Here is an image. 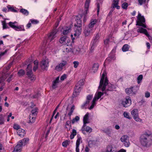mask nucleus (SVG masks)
<instances>
[{
  "label": "nucleus",
  "mask_w": 152,
  "mask_h": 152,
  "mask_svg": "<svg viewBox=\"0 0 152 152\" xmlns=\"http://www.w3.org/2000/svg\"><path fill=\"white\" fill-rule=\"evenodd\" d=\"M7 7L8 9V12L10 11L14 12H18L17 10L15 9L14 7H11L10 5H8L7 6Z\"/></svg>",
  "instance_id": "obj_35"
},
{
  "label": "nucleus",
  "mask_w": 152,
  "mask_h": 152,
  "mask_svg": "<svg viewBox=\"0 0 152 152\" xmlns=\"http://www.w3.org/2000/svg\"><path fill=\"white\" fill-rule=\"evenodd\" d=\"M76 130L74 129H72L71 134L70 136V138L71 139H72L74 138L76 134Z\"/></svg>",
  "instance_id": "obj_45"
},
{
  "label": "nucleus",
  "mask_w": 152,
  "mask_h": 152,
  "mask_svg": "<svg viewBox=\"0 0 152 152\" xmlns=\"http://www.w3.org/2000/svg\"><path fill=\"white\" fill-rule=\"evenodd\" d=\"M137 31L138 33H143L145 34V35L148 33L147 30L146 29H144L142 27H140L138 28L137 30Z\"/></svg>",
  "instance_id": "obj_30"
},
{
  "label": "nucleus",
  "mask_w": 152,
  "mask_h": 152,
  "mask_svg": "<svg viewBox=\"0 0 152 152\" xmlns=\"http://www.w3.org/2000/svg\"><path fill=\"white\" fill-rule=\"evenodd\" d=\"M28 138H24L21 140L20 141L18 142L22 146H25L26 144L28 142Z\"/></svg>",
  "instance_id": "obj_32"
},
{
  "label": "nucleus",
  "mask_w": 152,
  "mask_h": 152,
  "mask_svg": "<svg viewBox=\"0 0 152 152\" xmlns=\"http://www.w3.org/2000/svg\"><path fill=\"white\" fill-rule=\"evenodd\" d=\"M108 91H106V90H105L104 91H102L103 92L99 91L96 93L92 101V104L89 108V109L90 110L92 109L96 104L95 102L96 100L100 98L104 94V93L106 94H107V92Z\"/></svg>",
  "instance_id": "obj_4"
},
{
  "label": "nucleus",
  "mask_w": 152,
  "mask_h": 152,
  "mask_svg": "<svg viewBox=\"0 0 152 152\" xmlns=\"http://www.w3.org/2000/svg\"><path fill=\"white\" fill-rule=\"evenodd\" d=\"M145 35L148 38L149 40H150V41H151V40L152 41V37H151L149 35V34L148 33H147V34H146Z\"/></svg>",
  "instance_id": "obj_64"
},
{
  "label": "nucleus",
  "mask_w": 152,
  "mask_h": 152,
  "mask_svg": "<svg viewBox=\"0 0 152 152\" xmlns=\"http://www.w3.org/2000/svg\"><path fill=\"white\" fill-rule=\"evenodd\" d=\"M75 107L74 105H73L72 106L71 108L70 111L69 112L68 115L69 117V119H71V116L72 115V113H73L74 110L75 109Z\"/></svg>",
  "instance_id": "obj_42"
},
{
  "label": "nucleus",
  "mask_w": 152,
  "mask_h": 152,
  "mask_svg": "<svg viewBox=\"0 0 152 152\" xmlns=\"http://www.w3.org/2000/svg\"><path fill=\"white\" fill-rule=\"evenodd\" d=\"M131 113L133 116L134 119L136 121H139L140 118L138 117V111L137 109H134L131 112Z\"/></svg>",
  "instance_id": "obj_16"
},
{
  "label": "nucleus",
  "mask_w": 152,
  "mask_h": 152,
  "mask_svg": "<svg viewBox=\"0 0 152 152\" xmlns=\"http://www.w3.org/2000/svg\"><path fill=\"white\" fill-rule=\"evenodd\" d=\"M75 26V33L74 34V35L76 38H77L81 33L82 28L80 26Z\"/></svg>",
  "instance_id": "obj_15"
},
{
  "label": "nucleus",
  "mask_w": 152,
  "mask_h": 152,
  "mask_svg": "<svg viewBox=\"0 0 152 152\" xmlns=\"http://www.w3.org/2000/svg\"><path fill=\"white\" fill-rule=\"evenodd\" d=\"M95 30L93 28H91L88 26L86 27L84 31V33L86 36H88L91 33L93 32Z\"/></svg>",
  "instance_id": "obj_18"
},
{
  "label": "nucleus",
  "mask_w": 152,
  "mask_h": 152,
  "mask_svg": "<svg viewBox=\"0 0 152 152\" xmlns=\"http://www.w3.org/2000/svg\"><path fill=\"white\" fill-rule=\"evenodd\" d=\"M15 30L18 31H24L25 30L23 25H17Z\"/></svg>",
  "instance_id": "obj_34"
},
{
  "label": "nucleus",
  "mask_w": 152,
  "mask_h": 152,
  "mask_svg": "<svg viewBox=\"0 0 152 152\" xmlns=\"http://www.w3.org/2000/svg\"><path fill=\"white\" fill-rule=\"evenodd\" d=\"M114 151V148L111 145H109L107 146L106 149L107 152H113Z\"/></svg>",
  "instance_id": "obj_29"
},
{
  "label": "nucleus",
  "mask_w": 152,
  "mask_h": 152,
  "mask_svg": "<svg viewBox=\"0 0 152 152\" xmlns=\"http://www.w3.org/2000/svg\"><path fill=\"white\" fill-rule=\"evenodd\" d=\"M121 140L124 145L126 147H129L130 145L129 137L127 135L122 136L121 138Z\"/></svg>",
  "instance_id": "obj_7"
},
{
  "label": "nucleus",
  "mask_w": 152,
  "mask_h": 152,
  "mask_svg": "<svg viewBox=\"0 0 152 152\" xmlns=\"http://www.w3.org/2000/svg\"><path fill=\"white\" fill-rule=\"evenodd\" d=\"M27 72V75L28 79L30 80L31 81H34L35 80V76L33 74L32 70V66L29 64L28 65L26 69Z\"/></svg>",
  "instance_id": "obj_5"
},
{
  "label": "nucleus",
  "mask_w": 152,
  "mask_h": 152,
  "mask_svg": "<svg viewBox=\"0 0 152 152\" xmlns=\"http://www.w3.org/2000/svg\"><path fill=\"white\" fill-rule=\"evenodd\" d=\"M22 146L18 142L17 145L16 146L12 152H20Z\"/></svg>",
  "instance_id": "obj_23"
},
{
  "label": "nucleus",
  "mask_w": 152,
  "mask_h": 152,
  "mask_svg": "<svg viewBox=\"0 0 152 152\" xmlns=\"http://www.w3.org/2000/svg\"><path fill=\"white\" fill-rule=\"evenodd\" d=\"M20 12L23 14L26 15H28L29 14L28 11L25 9L22 8L20 10Z\"/></svg>",
  "instance_id": "obj_40"
},
{
  "label": "nucleus",
  "mask_w": 152,
  "mask_h": 152,
  "mask_svg": "<svg viewBox=\"0 0 152 152\" xmlns=\"http://www.w3.org/2000/svg\"><path fill=\"white\" fill-rule=\"evenodd\" d=\"M57 32V30L54 29L48 35L47 41L49 42L52 41L54 38L56 37Z\"/></svg>",
  "instance_id": "obj_8"
},
{
  "label": "nucleus",
  "mask_w": 152,
  "mask_h": 152,
  "mask_svg": "<svg viewBox=\"0 0 152 152\" xmlns=\"http://www.w3.org/2000/svg\"><path fill=\"white\" fill-rule=\"evenodd\" d=\"M39 23L38 20H31L26 25L27 28H28L31 26V24H36Z\"/></svg>",
  "instance_id": "obj_21"
},
{
  "label": "nucleus",
  "mask_w": 152,
  "mask_h": 152,
  "mask_svg": "<svg viewBox=\"0 0 152 152\" xmlns=\"http://www.w3.org/2000/svg\"><path fill=\"white\" fill-rule=\"evenodd\" d=\"M2 23L3 25V29L9 28V27L8 26V23H6L5 21H2Z\"/></svg>",
  "instance_id": "obj_47"
},
{
  "label": "nucleus",
  "mask_w": 152,
  "mask_h": 152,
  "mask_svg": "<svg viewBox=\"0 0 152 152\" xmlns=\"http://www.w3.org/2000/svg\"><path fill=\"white\" fill-rule=\"evenodd\" d=\"M96 20H91V22L88 25V26L91 28H93L94 25L96 23Z\"/></svg>",
  "instance_id": "obj_37"
},
{
  "label": "nucleus",
  "mask_w": 152,
  "mask_h": 152,
  "mask_svg": "<svg viewBox=\"0 0 152 152\" xmlns=\"http://www.w3.org/2000/svg\"><path fill=\"white\" fill-rule=\"evenodd\" d=\"M41 69L43 70L47 69L49 66V61L48 59L42 60L40 64Z\"/></svg>",
  "instance_id": "obj_9"
},
{
  "label": "nucleus",
  "mask_w": 152,
  "mask_h": 152,
  "mask_svg": "<svg viewBox=\"0 0 152 152\" xmlns=\"http://www.w3.org/2000/svg\"><path fill=\"white\" fill-rule=\"evenodd\" d=\"M93 97L92 95H88L87 97V99L89 101L91 100Z\"/></svg>",
  "instance_id": "obj_63"
},
{
  "label": "nucleus",
  "mask_w": 152,
  "mask_h": 152,
  "mask_svg": "<svg viewBox=\"0 0 152 152\" xmlns=\"http://www.w3.org/2000/svg\"><path fill=\"white\" fill-rule=\"evenodd\" d=\"M128 4L126 2L124 3L122 5V8L124 9H126L128 6Z\"/></svg>",
  "instance_id": "obj_58"
},
{
  "label": "nucleus",
  "mask_w": 152,
  "mask_h": 152,
  "mask_svg": "<svg viewBox=\"0 0 152 152\" xmlns=\"http://www.w3.org/2000/svg\"><path fill=\"white\" fill-rule=\"evenodd\" d=\"M84 83L83 80L79 81L75 86L74 91L72 94V97L74 98L78 95L81 89V86L83 85Z\"/></svg>",
  "instance_id": "obj_3"
},
{
  "label": "nucleus",
  "mask_w": 152,
  "mask_h": 152,
  "mask_svg": "<svg viewBox=\"0 0 152 152\" xmlns=\"http://www.w3.org/2000/svg\"><path fill=\"white\" fill-rule=\"evenodd\" d=\"M131 104V100L130 97L129 96L126 97L124 100H123L122 102V104L124 107H125L130 106Z\"/></svg>",
  "instance_id": "obj_11"
},
{
  "label": "nucleus",
  "mask_w": 152,
  "mask_h": 152,
  "mask_svg": "<svg viewBox=\"0 0 152 152\" xmlns=\"http://www.w3.org/2000/svg\"><path fill=\"white\" fill-rule=\"evenodd\" d=\"M115 59L114 56L113 55H112L111 56V55H110L107 58L105 61V62H107V61L109 62L111 61L112 60H114Z\"/></svg>",
  "instance_id": "obj_46"
},
{
  "label": "nucleus",
  "mask_w": 152,
  "mask_h": 152,
  "mask_svg": "<svg viewBox=\"0 0 152 152\" xmlns=\"http://www.w3.org/2000/svg\"><path fill=\"white\" fill-rule=\"evenodd\" d=\"M71 124V121H66V128L67 129V130L68 131L70 130L71 129L72 126Z\"/></svg>",
  "instance_id": "obj_38"
},
{
  "label": "nucleus",
  "mask_w": 152,
  "mask_h": 152,
  "mask_svg": "<svg viewBox=\"0 0 152 152\" xmlns=\"http://www.w3.org/2000/svg\"><path fill=\"white\" fill-rule=\"evenodd\" d=\"M100 38V34L99 33H98L96 34V35L94 38L93 40H96L99 41V39Z\"/></svg>",
  "instance_id": "obj_55"
},
{
  "label": "nucleus",
  "mask_w": 152,
  "mask_h": 152,
  "mask_svg": "<svg viewBox=\"0 0 152 152\" xmlns=\"http://www.w3.org/2000/svg\"><path fill=\"white\" fill-rule=\"evenodd\" d=\"M140 141L143 146L149 147L152 144V133L150 132H145L140 136Z\"/></svg>",
  "instance_id": "obj_2"
},
{
  "label": "nucleus",
  "mask_w": 152,
  "mask_h": 152,
  "mask_svg": "<svg viewBox=\"0 0 152 152\" xmlns=\"http://www.w3.org/2000/svg\"><path fill=\"white\" fill-rule=\"evenodd\" d=\"M73 64H74V67L75 68H77L78 67L79 63L78 61H74L73 62Z\"/></svg>",
  "instance_id": "obj_60"
},
{
  "label": "nucleus",
  "mask_w": 152,
  "mask_h": 152,
  "mask_svg": "<svg viewBox=\"0 0 152 152\" xmlns=\"http://www.w3.org/2000/svg\"><path fill=\"white\" fill-rule=\"evenodd\" d=\"M82 132L84 134L86 131L87 132L91 133L92 131V129L89 126H86V124H83L82 128Z\"/></svg>",
  "instance_id": "obj_17"
},
{
  "label": "nucleus",
  "mask_w": 152,
  "mask_h": 152,
  "mask_svg": "<svg viewBox=\"0 0 152 152\" xmlns=\"http://www.w3.org/2000/svg\"><path fill=\"white\" fill-rule=\"evenodd\" d=\"M5 119L4 117L2 114L0 115V125H2L4 124Z\"/></svg>",
  "instance_id": "obj_43"
},
{
  "label": "nucleus",
  "mask_w": 152,
  "mask_h": 152,
  "mask_svg": "<svg viewBox=\"0 0 152 152\" xmlns=\"http://www.w3.org/2000/svg\"><path fill=\"white\" fill-rule=\"evenodd\" d=\"M139 4L140 5H142L145 4L146 2V0H137Z\"/></svg>",
  "instance_id": "obj_57"
},
{
  "label": "nucleus",
  "mask_w": 152,
  "mask_h": 152,
  "mask_svg": "<svg viewBox=\"0 0 152 152\" xmlns=\"http://www.w3.org/2000/svg\"><path fill=\"white\" fill-rule=\"evenodd\" d=\"M143 78V76L142 75H139L137 78V83L139 84Z\"/></svg>",
  "instance_id": "obj_53"
},
{
  "label": "nucleus",
  "mask_w": 152,
  "mask_h": 152,
  "mask_svg": "<svg viewBox=\"0 0 152 152\" xmlns=\"http://www.w3.org/2000/svg\"><path fill=\"white\" fill-rule=\"evenodd\" d=\"M7 74H4L0 78V91H2L4 88V87L5 86V83H4V80L8 77Z\"/></svg>",
  "instance_id": "obj_10"
},
{
  "label": "nucleus",
  "mask_w": 152,
  "mask_h": 152,
  "mask_svg": "<svg viewBox=\"0 0 152 152\" xmlns=\"http://www.w3.org/2000/svg\"><path fill=\"white\" fill-rule=\"evenodd\" d=\"M101 131L109 137H111L113 135V129L110 127H108L102 130Z\"/></svg>",
  "instance_id": "obj_12"
},
{
  "label": "nucleus",
  "mask_w": 152,
  "mask_h": 152,
  "mask_svg": "<svg viewBox=\"0 0 152 152\" xmlns=\"http://www.w3.org/2000/svg\"><path fill=\"white\" fill-rule=\"evenodd\" d=\"M82 142V138L80 137H78L76 142V151L80 152L79 146L80 143Z\"/></svg>",
  "instance_id": "obj_19"
},
{
  "label": "nucleus",
  "mask_w": 152,
  "mask_h": 152,
  "mask_svg": "<svg viewBox=\"0 0 152 152\" xmlns=\"http://www.w3.org/2000/svg\"><path fill=\"white\" fill-rule=\"evenodd\" d=\"M137 19H145L144 16L141 15V14L139 12L137 16Z\"/></svg>",
  "instance_id": "obj_59"
},
{
  "label": "nucleus",
  "mask_w": 152,
  "mask_h": 152,
  "mask_svg": "<svg viewBox=\"0 0 152 152\" xmlns=\"http://www.w3.org/2000/svg\"><path fill=\"white\" fill-rule=\"evenodd\" d=\"M89 113H87L83 118V124H86L89 123Z\"/></svg>",
  "instance_id": "obj_25"
},
{
  "label": "nucleus",
  "mask_w": 152,
  "mask_h": 152,
  "mask_svg": "<svg viewBox=\"0 0 152 152\" xmlns=\"http://www.w3.org/2000/svg\"><path fill=\"white\" fill-rule=\"evenodd\" d=\"M38 113V109L37 107H35L31 111V113L30 115H33L34 116H36Z\"/></svg>",
  "instance_id": "obj_36"
},
{
  "label": "nucleus",
  "mask_w": 152,
  "mask_h": 152,
  "mask_svg": "<svg viewBox=\"0 0 152 152\" xmlns=\"http://www.w3.org/2000/svg\"><path fill=\"white\" fill-rule=\"evenodd\" d=\"M99 64L98 63H96L94 64L92 68V72H93L95 73L96 72L99 68Z\"/></svg>",
  "instance_id": "obj_27"
},
{
  "label": "nucleus",
  "mask_w": 152,
  "mask_h": 152,
  "mask_svg": "<svg viewBox=\"0 0 152 152\" xmlns=\"http://www.w3.org/2000/svg\"><path fill=\"white\" fill-rule=\"evenodd\" d=\"M71 31V27H66L63 31V33L64 35H66Z\"/></svg>",
  "instance_id": "obj_39"
},
{
  "label": "nucleus",
  "mask_w": 152,
  "mask_h": 152,
  "mask_svg": "<svg viewBox=\"0 0 152 152\" xmlns=\"http://www.w3.org/2000/svg\"><path fill=\"white\" fill-rule=\"evenodd\" d=\"M71 44L69 43L68 45L66 44V45L64 47V52H65L68 53L70 52L71 50Z\"/></svg>",
  "instance_id": "obj_24"
},
{
  "label": "nucleus",
  "mask_w": 152,
  "mask_h": 152,
  "mask_svg": "<svg viewBox=\"0 0 152 152\" xmlns=\"http://www.w3.org/2000/svg\"><path fill=\"white\" fill-rule=\"evenodd\" d=\"M106 75V71L104 70L98 87V90L99 91H104L105 90L106 91H113L115 89L113 85L108 83V80L107 77L105 78Z\"/></svg>",
  "instance_id": "obj_1"
},
{
  "label": "nucleus",
  "mask_w": 152,
  "mask_h": 152,
  "mask_svg": "<svg viewBox=\"0 0 152 152\" xmlns=\"http://www.w3.org/2000/svg\"><path fill=\"white\" fill-rule=\"evenodd\" d=\"M77 24H75V26H80L81 27L82 21L81 20H76Z\"/></svg>",
  "instance_id": "obj_44"
},
{
  "label": "nucleus",
  "mask_w": 152,
  "mask_h": 152,
  "mask_svg": "<svg viewBox=\"0 0 152 152\" xmlns=\"http://www.w3.org/2000/svg\"><path fill=\"white\" fill-rule=\"evenodd\" d=\"M112 37V36L111 35H110L109 36L108 38H107V39L104 40V42L105 45H107L108 43L110 41V38H111Z\"/></svg>",
  "instance_id": "obj_54"
},
{
  "label": "nucleus",
  "mask_w": 152,
  "mask_h": 152,
  "mask_svg": "<svg viewBox=\"0 0 152 152\" xmlns=\"http://www.w3.org/2000/svg\"><path fill=\"white\" fill-rule=\"evenodd\" d=\"M119 1V0H113V2L112 4L113 8L116 7L117 9H120V7L118 5Z\"/></svg>",
  "instance_id": "obj_31"
},
{
  "label": "nucleus",
  "mask_w": 152,
  "mask_h": 152,
  "mask_svg": "<svg viewBox=\"0 0 152 152\" xmlns=\"http://www.w3.org/2000/svg\"><path fill=\"white\" fill-rule=\"evenodd\" d=\"M59 42L63 45H66V44L68 45L70 43V40L65 36L61 37L59 40Z\"/></svg>",
  "instance_id": "obj_13"
},
{
  "label": "nucleus",
  "mask_w": 152,
  "mask_h": 152,
  "mask_svg": "<svg viewBox=\"0 0 152 152\" xmlns=\"http://www.w3.org/2000/svg\"><path fill=\"white\" fill-rule=\"evenodd\" d=\"M36 116H34L31 115H30L29 122L31 123H34L35 120Z\"/></svg>",
  "instance_id": "obj_48"
},
{
  "label": "nucleus",
  "mask_w": 152,
  "mask_h": 152,
  "mask_svg": "<svg viewBox=\"0 0 152 152\" xmlns=\"http://www.w3.org/2000/svg\"><path fill=\"white\" fill-rule=\"evenodd\" d=\"M66 75L65 74H64L62 75L60 77V80L61 81L64 80L66 78Z\"/></svg>",
  "instance_id": "obj_61"
},
{
  "label": "nucleus",
  "mask_w": 152,
  "mask_h": 152,
  "mask_svg": "<svg viewBox=\"0 0 152 152\" xmlns=\"http://www.w3.org/2000/svg\"><path fill=\"white\" fill-rule=\"evenodd\" d=\"M69 141L67 140L64 141L62 143V146L64 147H66L69 144Z\"/></svg>",
  "instance_id": "obj_49"
},
{
  "label": "nucleus",
  "mask_w": 152,
  "mask_h": 152,
  "mask_svg": "<svg viewBox=\"0 0 152 152\" xmlns=\"http://www.w3.org/2000/svg\"><path fill=\"white\" fill-rule=\"evenodd\" d=\"M99 41L93 40L91 42V50L92 51L94 48L96 47Z\"/></svg>",
  "instance_id": "obj_33"
},
{
  "label": "nucleus",
  "mask_w": 152,
  "mask_h": 152,
  "mask_svg": "<svg viewBox=\"0 0 152 152\" xmlns=\"http://www.w3.org/2000/svg\"><path fill=\"white\" fill-rule=\"evenodd\" d=\"M89 103V101L87 99L86 101L84 103V104L82 106V107L83 108L87 104H88Z\"/></svg>",
  "instance_id": "obj_62"
},
{
  "label": "nucleus",
  "mask_w": 152,
  "mask_h": 152,
  "mask_svg": "<svg viewBox=\"0 0 152 152\" xmlns=\"http://www.w3.org/2000/svg\"><path fill=\"white\" fill-rule=\"evenodd\" d=\"M67 62L66 61H62L60 63L57 65L55 69L58 71H60L63 69L65 66Z\"/></svg>",
  "instance_id": "obj_14"
},
{
  "label": "nucleus",
  "mask_w": 152,
  "mask_h": 152,
  "mask_svg": "<svg viewBox=\"0 0 152 152\" xmlns=\"http://www.w3.org/2000/svg\"><path fill=\"white\" fill-rule=\"evenodd\" d=\"M139 88L137 86H134L130 88H127L125 89V92L128 94L134 95L135 94Z\"/></svg>",
  "instance_id": "obj_6"
},
{
  "label": "nucleus",
  "mask_w": 152,
  "mask_h": 152,
  "mask_svg": "<svg viewBox=\"0 0 152 152\" xmlns=\"http://www.w3.org/2000/svg\"><path fill=\"white\" fill-rule=\"evenodd\" d=\"M145 20H138L136 21V25L142 26L144 28H147L149 30V28H147L146 25L143 23V22L144 23L145 22Z\"/></svg>",
  "instance_id": "obj_20"
},
{
  "label": "nucleus",
  "mask_w": 152,
  "mask_h": 152,
  "mask_svg": "<svg viewBox=\"0 0 152 152\" xmlns=\"http://www.w3.org/2000/svg\"><path fill=\"white\" fill-rule=\"evenodd\" d=\"M18 23L16 21L14 22H10L8 23V25L11 28L15 30Z\"/></svg>",
  "instance_id": "obj_26"
},
{
  "label": "nucleus",
  "mask_w": 152,
  "mask_h": 152,
  "mask_svg": "<svg viewBox=\"0 0 152 152\" xmlns=\"http://www.w3.org/2000/svg\"><path fill=\"white\" fill-rule=\"evenodd\" d=\"M13 128L14 129L17 130V131L20 128V126L18 124H14Z\"/></svg>",
  "instance_id": "obj_56"
},
{
  "label": "nucleus",
  "mask_w": 152,
  "mask_h": 152,
  "mask_svg": "<svg viewBox=\"0 0 152 152\" xmlns=\"http://www.w3.org/2000/svg\"><path fill=\"white\" fill-rule=\"evenodd\" d=\"M124 116V117L130 119L131 118L129 116V113L126 112H124L123 114Z\"/></svg>",
  "instance_id": "obj_52"
},
{
  "label": "nucleus",
  "mask_w": 152,
  "mask_h": 152,
  "mask_svg": "<svg viewBox=\"0 0 152 152\" xmlns=\"http://www.w3.org/2000/svg\"><path fill=\"white\" fill-rule=\"evenodd\" d=\"M25 74L24 70L23 69H20L18 72V74L19 76H21L24 75Z\"/></svg>",
  "instance_id": "obj_50"
},
{
  "label": "nucleus",
  "mask_w": 152,
  "mask_h": 152,
  "mask_svg": "<svg viewBox=\"0 0 152 152\" xmlns=\"http://www.w3.org/2000/svg\"><path fill=\"white\" fill-rule=\"evenodd\" d=\"M90 2V0H86L85 4L84 14H86L88 10V7Z\"/></svg>",
  "instance_id": "obj_22"
},
{
  "label": "nucleus",
  "mask_w": 152,
  "mask_h": 152,
  "mask_svg": "<svg viewBox=\"0 0 152 152\" xmlns=\"http://www.w3.org/2000/svg\"><path fill=\"white\" fill-rule=\"evenodd\" d=\"M80 119L79 117L76 116L75 118L72 119V124H74L76 122L78 121Z\"/></svg>",
  "instance_id": "obj_51"
},
{
  "label": "nucleus",
  "mask_w": 152,
  "mask_h": 152,
  "mask_svg": "<svg viewBox=\"0 0 152 152\" xmlns=\"http://www.w3.org/2000/svg\"><path fill=\"white\" fill-rule=\"evenodd\" d=\"M129 46L127 44L124 45L122 48V50L124 52L127 51L129 50Z\"/></svg>",
  "instance_id": "obj_41"
},
{
  "label": "nucleus",
  "mask_w": 152,
  "mask_h": 152,
  "mask_svg": "<svg viewBox=\"0 0 152 152\" xmlns=\"http://www.w3.org/2000/svg\"><path fill=\"white\" fill-rule=\"evenodd\" d=\"M17 133L18 135L21 137H23L25 134V130L21 128L17 131Z\"/></svg>",
  "instance_id": "obj_28"
}]
</instances>
